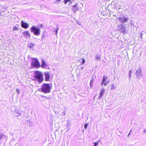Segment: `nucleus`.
<instances>
[{
	"mask_svg": "<svg viewBox=\"0 0 146 146\" xmlns=\"http://www.w3.org/2000/svg\"><path fill=\"white\" fill-rule=\"evenodd\" d=\"M34 78L35 80L38 82L41 83L43 81V75L40 72L36 71L34 75Z\"/></svg>",
	"mask_w": 146,
	"mask_h": 146,
	"instance_id": "1",
	"label": "nucleus"
},
{
	"mask_svg": "<svg viewBox=\"0 0 146 146\" xmlns=\"http://www.w3.org/2000/svg\"><path fill=\"white\" fill-rule=\"evenodd\" d=\"M51 89L50 86L49 84H44L41 88V91L45 94L50 93Z\"/></svg>",
	"mask_w": 146,
	"mask_h": 146,
	"instance_id": "2",
	"label": "nucleus"
},
{
	"mask_svg": "<svg viewBox=\"0 0 146 146\" xmlns=\"http://www.w3.org/2000/svg\"><path fill=\"white\" fill-rule=\"evenodd\" d=\"M31 31L34 35L38 36L40 33V29L38 27L33 26L31 28Z\"/></svg>",
	"mask_w": 146,
	"mask_h": 146,
	"instance_id": "3",
	"label": "nucleus"
},
{
	"mask_svg": "<svg viewBox=\"0 0 146 146\" xmlns=\"http://www.w3.org/2000/svg\"><path fill=\"white\" fill-rule=\"evenodd\" d=\"M125 25H123L122 24H120L118 25L117 30L119 31L120 33H122L125 34L128 31L127 30L126 27H125Z\"/></svg>",
	"mask_w": 146,
	"mask_h": 146,
	"instance_id": "4",
	"label": "nucleus"
},
{
	"mask_svg": "<svg viewBox=\"0 0 146 146\" xmlns=\"http://www.w3.org/2000/svg\"><path fill=\"white\" fill-rule=\"evenodd\" d=\"M32 68L36 67L38 68L40 67V64L38 60L34 58L32 59L31 63Z\"/></svg>",
	"mask_w": 146,
	"mask_h": 146,
	"instance_id": "5",
	"label": "nucleus"
},
{
	"mask_svg": "<svg viewBox=\"0 0 146 146\" xmlns=\"http://www.w3.org/2000/svg\"><path fill=\"white\" fill-rule=\"evenodd\" d=\"M83 5L82 3H76L74 6H73L72 10L74 12L79 10L83 7Z\"/></svg>",
	"mask_w": 146,
	"mask_h": 146,
	"instance_id": "6",
	"label": "nucleus"
},
{
	"mask_svg": "<svg viewBox=\"0 0 146 146\" xmlns=\"http://www.w3.org/2000/svg\"><path fill=\"white\" fill-rule=\"evenodd\" d=\"M117 19L120 23L123 24L127 21L129 19V17L127 16L123 15L122 17H118Z\"/></svg>",
	"mask_w": 146,
	"mask_h": 146,
	"instance_id": "7",
	"label": "nucleus"
},
{
	"mask_svg": "<svg viewBox=\"0 0 146 146\" xmlns=\"http://www.w3.org/2000/svg\"><path fill=\"white\" fill-rule=\"evenodd\" d=\"M135 74L136 77L139 79H141L143 76L142 69L141 68H139L137 69Z\"/></svg>",
	"mask_w": 146,
	"mask_h": 146,
	"instance_id": "8",
	"label": "nucleus"
},
{
	"mask_svg": "<svg viewBox=\"0 0 146 146\" xmlns=\"http://www.w3.org/2000/svg\"><path fill=\"white\" fill-rule=\"evenodd\" d=\"M21 25L22 27L25 29L29 27L28 24L24 22L23 21H21Z\"/></svg>",
	"mask_w": 146,
	"mask_h": 146,
	"instance_id": "9",
	"label": "nucleus"
},
{
	"mask_svg": "<svg viewBox=\"0 0 146 146\" xmlns=\"http://www.w3.org/2000/svg\"><path fill=\"white\" fill-rule=\"evenodd\" d=\"M45 78V80L46 81H48L49 80L50 78L49 73L48 72H45L44 74Z\"/></svg>",
	"mask_w": 146,
	"mask_h": 146,
	"instance_id": "10",
	"label": "nucleus"
},
{
	"mask_svg": "<svg viewBox=\"0 0 146 146\" xmlns=\"http://www.w3.org/2000/svg\"><path fill=\"white\" fill-rule=\"evenodd\" d=\"M23 35L25 38H27L28 36L30 37V34L28 31H26L23 32Z\"/></svg>",
	"mask_w": 146,
	"mask_h": 146,
	"instance_id": "11",
	"label": "nucleus"
},
{
	"mask_svg": "<svg viewBox=\"0 0 146 146\" xmlns=\"http://www.w3.org/2000/svg\"><path fill=\"white\" fill-rule=\"evenodd\" d=\"M35 44L33 42H31L28 44V47L30 48H31L33 49L34 48V46H35Z\"/></svg>",
	"mask_w": 146,
	"mask_h": 146,
	"instance_id": "12",
	"label": "nucleus"
},
{
	"mask_svg": "<svg viewBox=\"0 0 146 146\" xmlns=\"http://www.w3.org/2000/svg\"><path fill=\"white\" fill-rule=\"evenodd\" d=\"M108 77L106 76H104L103 78L102 81L103 82H108V83L109 82V81L108 80Z\"/></svg>",
	"mask_w": 146,
	"mask_h": 146,
	"instance_id": "13",
	"label": "nucleus"
},
{
	"mask_svg": "<svg viewBox=\"0 0 146 146\" xmlns=\"http://www.w3.org/2000/svg\"><path fill=\"white\" fill-rule=\"evenodd\" d=\"M79 61L80 63V65L83 64L85 62V60L84 58H80L79 60Z\"/></svg>",
	"mask_w": 146,
	"mask_h": 146,
	"instance_id": "14",
	"label": "nucleus"
},
{
	"mask_svg": "<svg viewBox=\"0 0 146 146\" xmlns=\"http://www.w3.org/2000/svg\"><path fill=\"white\" fill-rule=\"evenodd\" d=\"M105 90L104 88L102 87L101 88V89L100 91V94L103 95L104 93L105 92Z\"/></svg>",
	"mask_w": 146,
	"mask_h": 146,
	"instance_id": "15",
	"label": "nucleus"
},
{
	"mask_svg": "<svg viewBox=\"0 0 146 146\" xmlns=\"http://www.w3.org/2000/svg\"><path fill=\"white\" fill-rule=\"evenodd\" d=\"M96 60H99L101 59V56L99 54H97L96 56Z\"/></svg>",
	"mask_w": 146,
	"mask_h": 146,
	"instance_id": "16",
	"label": "nucleus"
},
{
	"mask_svg": "<svg viewBox=\"0 0 146 146\" xmlns=\"http://www.w3.org/2000/svg\"><path fill=\"white\" fill-rule=\"evenodd\" d=\"M14 112L16 113L17 114L19 115V116H21V112L20 111H19L18 110H15L14 111Z\"/></svg>",
	"mask_w": 146,
	"mask_h": 146,
	"instance_id": "17",
	"label": "nucleus"
},
{
	"mask_svg": "<svg viewBox=\"0 0 146 146\" xmlns=\"http://www.w3.org/2000/svg\"><path fill=\"white\" fill-rule=\"evenodd\" d=\"M46 66V64L45 62V61L42 60V67L43 68Z\"/></svg>",
	"mask_w": 146,
	"mask_h": 146,
	"instance_id": "18",
	"label": "nucleus"
},
{
	"mask_svg": "<svg viewBox=\"0 0 146 146\" xmlns=\"http://www.w3.org/2000/svg\"><path fill=\"white\" fill-rule=\"evenodd\" d=\"M108 84V82H103V81H102L101 82V86H106L107 85V84Z\"/></svg>",
	"mask_w": 146,
	"mask_h": 146,
	"instance_id": "19",
	"label": "nucleus"
},
{
	"mask_svg": "<svg viewBox=\"0 0 146 146\" xmlns=\"http://www.w3.org/2000/svg\"><path fill=\"white\" fill-rule=\"evenodd\" d=\"M59 29V27H57L55 29H54L53 31L54 32L56 33V35L57 36L58 31V30Z\"/></svg>",
	"mask_w": 146,
	"mask_h": 146,
	"instance_id": "20",
	"label": "nucleus"
},
{
	"mask_svg": "<svg viewBox=\"0 0 146 146\" xmlns=\"http://www.w3.org/2000/svg\"><path fill=\"white\" fill-rule=\"evenodd\" d=\"M93 81L94 80H93L92 79L90 81V86L91 88H92L93 87Z\"/></svg>",
	"mask_w": 146,
	"mask_h": 146,
	"instance_id": "21",
	"label": "nucleus"
},
{
	"mask_svg": "<svg viewBox=\"0 0 146 146\" xmlns=\"http://www.w3.org/2000/svg\"><path fill=\"white\" fill-rule=\"evenodd\" d=\"M129 79H131V77L132 71L131 70H129Z\"/></svg>",
	"mask_w": 146,
	"mask_h": 146,
	"instance_id": "22",
	"label": "nucleus"
},
{
	"mask_svg": "<svg viewBox=\"0 0 146 146\" xmlns=\"http://www.w3.org/2000/svg\"><path fill=\"white\" fill-rule=\"evenodd\" d=\"M111 90L114 89L116 88V86H114V84H111Z\"/></svg>",
	"mask_w": 146,
	"mask_h": 146,
	"instance_id": "23",
	"label": "nucleus"
},
{
	"mask_svg": "<svg viewBox=\"0 0 146 146\" xmlns=\"http://www.w3.org/2000/svg\"><path fill=\"white\" fill-rule=\"evenodd\" d=\"M19 28L15 26L14 27L13 31H15L19 30Z\"/></svg>",
	"mask_w": 146,
	"mask_h": 146,
	"instance_id": "24",
	"label": "nucleus"
},
{
	"mask_svg": "<svg viewBox=\"0 0 146 146\" xmlns=\"http://www.w3.org/2000/svg\"><path fill=\"white\" fill-rule=\"evenodd\" d=\"M4 136V134L0 133V140H1V139H2Z\"/></svg>",
	"mask_w": 146,
	"mask_h": 146,
	"instance_id": "25",
	"label": "nucleus"
},
{
	"mask_svg": "<svg viewBox=\"0 0 146 146\" xmlns=\"http://www.w3.org/2000/svg\"><path fill=\"white\" fill-rule=\"evenodd\" d=\"M100 141V140H99L98 142H95L94 146H98V142L99 141Z\"/></svg>",
	"mask_w": 146,
	"mask_h": 146,
	"instance_id": "26",
	"label": "nucleus"
},
{
	"mask_svg": "<svg viewBox=\"0 0 146 146\" xmlns=\"http://www.w3.org/2000/svg\"><path fill=\"white\" fill-rule=\"evenodd\" d=\"M71 0H64V3L66 4L68 2H69Z\"/></svg>",
	"mask_w": 146,
	"mask_h": 146,
	"instance_id": "27",
	"label": "nucleus"
},
{
	"mask_svg": "<svg viewBox=\"0 0 146 146\" xmlns=\"http://www.w3.org/2000/svg\"><path fill=\"white\" fill-rule=\"evenodd\" d=\"M88 123H86L84 125V127L85 128V129H86L87 128V126H88Z\"/></svg>",
	"mask_w": 146,
	"mask_h": 146,
	"instance_id": "28",
	"label": "nucleus"
},
{
	"mask_svg": "<svg viewBox=\"0 0 146 146\" xmlns=\"http://www.w3.org/2000/svg\"><path fill=\"white\" fill-rule=\"evenodd\" d=\"M102 96H103L102 95L100 94V95H99L98 97V98L99 99H100L102 98Z\"/></svg>",
	"mask_w": 146,
	"mask_h": 146,
	"instance_id": "29",
	"label": "nucleus"
},
{
	"mask_svg": "<svg viewBox=\"0 0 146 146\" xmlns=\"http://www.w3.org/2000/svg\"><path fill=\"white\" fill-rule=\"evenodd\" d=\"M16 91L18 93V94H19V93L20 91L18 89H16Z\"/></svg>",
	"mask_w": 146,
	"mask_h": 146,
	"instance_id": "30",
	"label": "nucleus"
},
{
	"mask_svg": "<svg viewBox=\"0 0 146 146\" xmlns=\"http://www.w3.org/2000/svg\"><path fill=\"white\" fill-rule=\"evenodd\" d=\"M130 22L131 25H134V24L132 23V20H130Z\"/></svg>",
	"mask_w": 146,
	"mask_h": 146,
	"instance_id": "31",
	"label": "nucleus"
},
{
	"mask_svg": "<svg viewBox=\"0 0 146 146\" xmlns=\"http://www.w3.org/2000/svg\"><path fill=\"white\" fill-rule=\"evenodd\" d=\"M140 35H141V38H142V36H143V34H142V32L141 33H140Z\"/></svg>",
	"mask_w": 146,
	"mask_h": 146,
	"instance_id": "32",
	"label": "nucleus"
},
{
	"mask_svg": "<svg viewBox=\"0 0 146 146\" xmlns=\"http://www.w3.org/2000/svg\"><path fill=\"white\" fill-rule=\"evenodd\" d=\"M4 136H3V139H6L7 138L6 136L4 135Z\"/></svg>",
	"mask_w": 146,
	"mask_h": 146,
	"instance_id": "33",
	"label": "nucleus"
},
{
	"mask_svg": "<svg viewBox=\"0 0 146 146\" xmlns=\"http://www.w3.org/2000/svg\"><path fill=\"white\" fill-rule=\"evenodd\" d=\"M62 114L64 115H65V113L64 112H63L62 113Z\"/></svg>",
	"mask_w": 146,
	"mask_h": 146,
	"instance_id": "34",
	"label": "nucleus"
},
{
	"mask_svg": "<svg viewBox=\"0 0 146 146\" xmlns=\"http://www.w3.org/2000/svg\"><path fill=\"white\" fill-rule=\"evenodd\" d=\"M145 132V133H146V129L144 130L143 131V132Z\"/></svg>",
	"mask_w": 146,
	"mask_h": 146,
	"instance_id": "35",
	"label": "nucleus"
},
{
	"mask_svg": "<svg viewBox=\"0 0 146 146\" xmlns=\"http://www.w3.org/2000/svg\"><path fill=\"white\" fill-rule=\"evenodd\" d=\"M131 131H130V132H129V134H128V135H127L128 137V136H129V134H130V133H131Z\"/></svg>",
	"mask_w": 146,
	"mask_h": 146,
	"instance_id": "36",
	"label": "nucleus"
},
{
	"mask_svg": "<svg viewBox=\"0 0 146 146\" xmlns=\"http://www.w3.org/2000/svg\"><path fill=\"white\" fill-rule=\"evenodd\" d=\"M1 15V11H0V16Z\"/></svg>",
	"mask_w": 146,
	"mask_h": 146,
	"instance_id": "37",
	"label": "nucleus"
},
{
	"mask_svg": "<svg viewBox=\"0 0 146 146\" xmlns=\"http://www.w3.org/2000/svg\"><path fill=\"white\" fill-rule=\"evenodd\" d=\"M58 2H59L60 1V0H57Z\"/></svg>",
	"mask_w": 146,
	"mask_h": 146,
	"instance_id": "38",
	"label": "nucleus"
},
{
	"mask_svg": "<svg viewBox=\"0 0 146 146\" xmlns=\"http://www.w3.org/2000/svg\"><path fill=\"white\" fill-rule=\"evenodd\" d=\"M83 67H81V69H83Z\"/></svg>",
	"mask_w": 146,
	"mask_h": 146,
	"instance_id": "39",
	"label": "nucleus"
},
{
	"mask_svg": "<svg viewBox=\"0 0 146 146\" xmlns=\"http://www.w3.org/2000/svg\"><path fill=\"white\" fill-rule=\"evenodd\" d=\"M44 97L45 98H46L47 99H48V98H47L46 97V96H44Z\"/></svg>",
	"mask_w": 146,
	"mask_h": 146,
	"instance_id": "40",
	"label": "nucleus"
}]
</instances>
